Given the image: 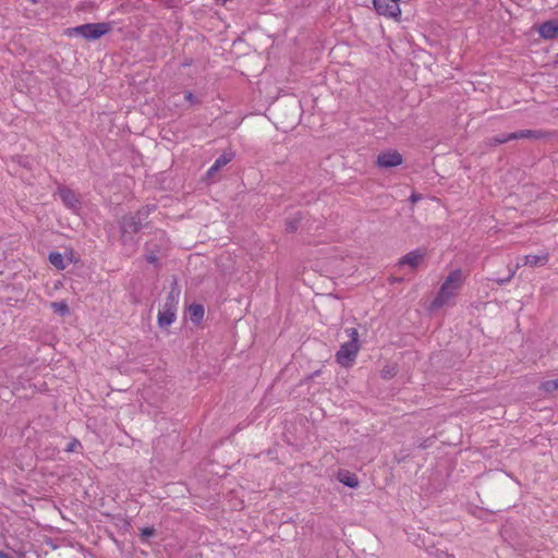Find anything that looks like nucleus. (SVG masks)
<instances>
[{
  "label": "nucleus",
  "instance_id": "nucleus-1",
  "mask_svg": "<svg viewBox=\"0 0 558 558\" xmlns=\"http://www.w3.org/2000/svg\"><path fill=\"white\" fill-rule=\"evenodd\" d=\"M466 279L468 272L461 268L449 271L430 303V310L436 311L445 306L454 305Z\"/></svg>",
  "mask_w": 558,
  "mask_h": 558
},
{
  "label": "nucleus",
  "instance_id": "nucleus-2",
  "mask_svg": "<svg viewBox=\"0 0 558 558\" xmlns=\"http://www.w3.org/2000/svg\"><path fill=\"white\" fill-rule=\"evenodd\" d=\"M112 31V23L100 22V23H87L75 27H70L64 31V35L68 37L81 36L86 40H96L107 35Z\"/></svg>",
  "mask_w": 558,
  "mask_h": 558
},
{
  "label": "nucleus",
  "instance_id": "nucleus-3",
  "mask_svg": "<svg viewBox=\"0 0 558 558\" xmlns=\"http://www.w3.org/2000/svg\"><path fill=\"white\" fill-rule=\"evenodd\" d=\"M178 303L179 291L172 290L158 312L157 323L160 328H167L175 320Z\"/></svg>",
  "mask_w": 558,
  "mask_h": 558
},
{
  "label": "nucleus",
  "instance_id": "nucleus-4",
  "mask_svg": "<svg viewBox=\"0 0 558 558\" xmlns=\"http://www.w3.org/2000/svg\"><path fill=\"white\" fill-rule=\"evenodd\" d=\"M373 5L379 15L395 21L400 20V0H373Z\"/></svg>",
  "mask_w": 558,
  "mask_h": 558
},
{
  "label": "nucleus",
  "instance_id": "nucleus-5",
  "mask_svg": "<svg viewBox=\"0 0 558 558\" xmlns=\"http://www.w3.org/2000/svg\"><path fill=\"white\" fill-rule=\"evenodd\" d=\"M340 349H359V331L355 327H345L338 333Z\"/></svg>",
  "mask_w": 558,
  "mask_h": 558
},
{
  "label": "nucleus",
  "instance_id": "nucleus-6",
  "mask_svg": "<svg viewBox=\"0 0 558 558\" xmlns=\"http://www.w3.org/2000/svg\"><path fill=\"white\" fill-rule=\"evenodd\" d=\"M403 162L402 155L393 149L381 151L376 159V165L379 168L398 167Z\"/></svg>",
  "mask_w": 558,
  "mask_h": 558
},
{
  "label": "nucleus",
  "instance_id": "nucleus-7",
  "mask_svg": "<svg viewBox=\"0 0 558 558\" xmlns=\"http://www.w3.org/2000/svg\"><path fill=\"white\" fill-rule=\"evenodd\" d=\"M549 253L547 252H542L541 254H527V255H524L522 256L518 264H517V268L519 267H522V266H529V267H543L545 265H547V263L549 262Z\"/></svg>",
  "mask_w": 558,
  "mask_h": 558
},
{
  "label": "nucleus",
  "instance_id": "nucleus-8",
  "mask_svg": "<svg viewBox=\"0 0 558 558\" xmlns=\"http://www.w3.org/2000/svg\"><path fill=\"white\" fill-rule=\"evenodd\" d=\"M426 257V251L423 248L414 250L408 254H405L398 262L399 266L408 265L411 269H416Z\"/></svg>",
  "mask_w": 558,
  "mask_h": 558
},
{
  "label": "nucleus",
  "instance_id": "nucleus-9",
  "mask_svg": "<svg viewBox=\"0 0 558 558\" xmlns=\"http://www.w3.org/2000/svg\"><path fill=\"white\" fill-rule=\"evenodd\" d=\"M537 32L543 39H554L558 37V20H550L542 23Z\"/></svg>",
  "mask_w": 558,
  "mask_h": 558
},
{
  "label": "nucleus",
  "instance_id": "nucleus-10",
  "mask_svg": "<svg viewBox=\"0 0 558 558\" xmlns=\"http://www.w3.org/2000/svg\"><path fill=\"white\" fill-rule=\"evenodd\" d=\"M140 214L141 211H138L136 216L123 217L121 222V229L123 233H135L142 228L143 223L141 219L137 217Z\"/></svg>",
  "mask_w": 558,
  "mask_h": 558
},
{
  "label": "nucleus",
  "instance_id": "nucleus-11",
  "mask_svg": "<svg viewBox=\"0 0 558 558\" xmlns=\"http://www.w3.org/2000/svg\"><path fill=\"white\" fill-rule=\"evenodd\" d=\"M58 194L66 207L76 208L78 205V197L72 190L68 187H60L58 190Z\"/></svg>",
  "mask_w": 558,
  "mask_h": 558
},
{
  "label": "nucleus",
  "instance_id": "nucleus-12",
  "mask_svg": "<svg viewBox=\"0 0 558 558\" xmlns=\"http://www.w3.org/2000/svg\"><path fill=\"white\" fill-rule=\"evenodd\" d=\"M548 135L547 132L541 131V130H522L518 132L510 133V137H513L514 140H521V138H531V140H541Z\"/></svg>",
  "mask_w": 558,
  "mask_h": 558
},
{
  "label": "nucleus",
  "instance_id": "nucleus-13",
  "mask_svg": "<svg viewBox=\"0 0 558 558\" xmlns=\"http://www.w3.org/2000/svg\"><path fill=\"white\" fill-rule=\"evenodd\" d=\"M357 351H337L336 360L344 367L351 366L356 359Z\"/></svg>",
  "mask_w": 558,
  "mask_h": 558
},
{
  "label": "nucleus",
  "instance_id": "nucleus-14",
  "mask_svg": "<svg viewBox=\"0 0 558 558\" xmlns=\"http://www.w3.org/2000/svg\"><path fill=\"white\" fill-rule=\"evenodd\" d=\"M338 480L345 486L350 488H355L359 486V478L354 473L349 471H340L338 473Z\"/></svg>",
  "mask_w": 558,
  "mask_h": 558
},
{
  "label": "nucleus",
  "instance_id": "nucleus-15",
  "mask_svg": "<svg viewBox=\"0 0 558 558\" xmlns=\"http://www.w3.org/2000/svg\"><path fill=\"white\" fill-rule=\"evenodd\" d=\"M205 310L204 306L201 304H192L189 306V315L190 319L195 323L199 324L204 318Z\"/></svg>",
  "mask_w": 558,
  "mask_h": 558
},
{
  "label": "nucleus",
  "instance_id": "nucleus-16",
  "mask_svg": "<svg viewBox=\"0 0 558 558\" xmlns=\"http://www.w3.org/2000/svg\"><path fill=\"white\" fill-rule=\"evenodd\" d=\"M232 159V156L231 155H221L220 157H218L214 165L209 168L208 170V174H213L215 172H217L218 170H220L222 167H225L226 165H228Z\"/></svg>",
  "mask_w": 558,
  "mask_h": 558
},
{
  "label": "nucleus",
  "instance_id": "nucleus-17",
  "mask_svg": "<svg viewBox=\"0 0 558 558\" xmlns=\"http://www.w3.org/2000/svg\"><path fill=\"white\" fill-rule=\"evenodd\" d=\"M49 262L58 269L63 270L66 267V264L64 263V258L61 253L59 252H51L49 254Z\"/></svg>",
  "mask_w": 558,
  "mask_h": 558
},
{
  "label": "nucleus",
  "instance_id": "nucleus-18",
  "mask_svg": "<svg viewBox=\"0 0 558 558\" xmlns=\"http://www.w3.org/2000/svg\"><path fill=\"white\" fill-rule=\"evenodd\" d=\"M51 308H52L56 313H58V314H60V315H62V316H64V315H66V314L69 313V306H68V304H66V302H65V301H61V302H52V303H51Z\"/></svg>",
  "mask_w": 558,
  "mask_h": 558
},
{
  "label": "nucleus",
  "instance_id": "nucleus-19",
  "mask_svg": "<svg viewBox=\"0 0 558 558\" xmlns=\"http://www.w3.org/2000/svg\"><path fill=\"white\" fill-rule=\"evenodd\" d=\"M398 372L397 365H388L381 371V376L384 378H391L393 377Z\"/></svg>",
  "mask_w": 558,
  "mask_h": 558
},
{
  "label": "nucleus",
  "instance_id": "nucleus-20",
  "mask_svg": "<svg viewBox=\"0 0 558 558\" xmlns=\"http://www.w3.org/2000/svg\"><path fill=\"white\" fill-rule=\"evenodd\" d=\"M511 140H514L513 137H510V133L509 134H502V135H499V136H496L492 140V143L497 145V144H504V143H507Z\"/></svg>",
  "mask_w": 558,
  "mask_h": 558
},
{
  "label": "nucleus",
  "instance_id": "nucleus-21",
  "mask_svg": "<svg viewBox=\"0 0 558 558\" xmlns=\"http://www.w3.org/2000/svg\"><path fill=\"white\" fill-rule=\"evenodd\" d=\"M81 447H82V446H81V442H80L76 438H74V439H72V440L68 444V446H66V448H65V451H66V452H75V451H77V449H78V448H81Z\"/></svg>",
  "mask_w": 558,
  "mask_h": 558
},
{
  "label": "nucleus",
  "instance_id": "nucleus-22",
  "mask_svg": "<svg viewBox=\"0 0 558 558\" xmlns=\"http://www.w3.org/2000/svg\"><path fill=\"white\" fill-rule=\"evenodd\" d=\"M155 533H156V530L154 527L147 526L142 530L141 535L143 538H147V537L154 536Z\"/></svg>",
  "mask_w": 558,
  "mask_h": 558
},
{
  "label": "nucleus",
  "instance_id": "nucleus-23",
  "mask_svg": "<svg viewBox=\"0 0 558 558\" xmlns=\"http://www.w3.org/2000/svg\"><path fill=\"white\" fill-rule=\"evenodd\" d=\"M185 100H187L191 104H194L195 102V97H194L193 93L186 92L185 93Z\"/></svg>",
  "mask_w": 558,
  "mask_h": 558
},
{
  "label": "nucleus",
  "instance_id": "nucleus-24",
  "mask_svg": "<svg viewBox=\"0 0 558 558\" xmlns=\"http://www.w3.org/2000/svg\"><path fill=\"white\" fill-rule=\"evenodd\" d=\"M410 199H411L412 203H416V202H418L421 199V195L413 193L410 196Z\"/></svg>",
  "mask_w": 558,
  "mask_h": 558
},
{
  "label": "nucleus",
  "instance_id": "nucleus-25",
  "mask_svg": "<svg viewBox=\"0 0 558 558\" xmlns=\"http://www.w3.org/2000/svg\"><path fill=\"white\" fill-rule=\"evenodd\" d=\"M0 558H12L9 554L0 550Z\"/></svg>",
  "mask_w": 558,
  "mask_h": 558
},
{
  "label": "nucleus",
  "instance_id": "nucleus-26",
  "mask_svg": "<svg viewBox=\"0 0 558 558\" xmlns=\"http://www.w3.org/2000/svg\"><path fill=\"white\" fill-rule=\"evenodd\" d=\"M155 260H156V257H155V256H149V257H148V262H149V263H154Z\"/></svg>",
  "mask_w": 558,
  "mask_h": 558
},
{
  "label": "nucleus",
  "instance_id": "nucleus-27",
  "mask_svg": "<svg viewBox=\"0 0 558 558\" xmlns=\"http://www.w3.org/2000/svg\"><path fill=\"white\" fill-rule=\"evenodd\" d=\"M551 384H553L554 388H558V379L554 380Z\"/></svg>",
  "mask_w": 558,
  "mask_h": 558
},
{
  "label": "nucleus",
  "instance_id": "nucleus-28",
  "mask_svg": "<svg viewBox=\"0 0 558 558\" xmlns=\"http://www.w3.org/2000/svg\"><path fill=\"white\" fill-rule=\"evenodd\" d=\"M223 3L227 2L228 0H221Z\"/></svg>",
  "mask_w": 558,
  "mask_h": 558
}]
</instances>
